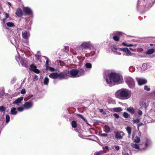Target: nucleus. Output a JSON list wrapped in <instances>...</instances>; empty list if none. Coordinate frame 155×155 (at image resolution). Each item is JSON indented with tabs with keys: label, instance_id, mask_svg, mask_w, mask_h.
Here are the masks:
<instances>
[{
	"label": "nucleus",
	"instance_id": "obj_6",
	"mask_svg": "<svg viewBox=\"0 0 155 155\" xmlns=\"http://www.w3.org/2000/svg\"><path fill=\"white\" fill-rule=\"evenodd\" d=\"M93 47V45L91 41H83L79 46V48L82 50L87 49H91Z\"/></svg>",
	"mask_w": 155,
	"mask_h": 155
},
{
	"label": "nucleus",
	"instance_id": "obj_27",
	"mask_svg": "<svg viewBox=\"0 0 155 155\" xmlns=\"http://www.w3.org/2000/svg\"><path fill=\"white\" fill-rule=\"evenodd\" d=\"M134 141L136 143H139L140 141V139L139 137L136 136L134 139Z\"/></svg>",
	"mask_w": 155,
	"mask_h": 155
},
{
	"label": "nucleus",
	"instance_id": "obj_62",
	"mask_svg": "<svg viewBox=\"0 0 155 155\" xmlns=\"http://www.w3.org/2000/svg\"><path fill=\"white\" fill-rule=\"evenodd\" d=\"M154 1H155V0H154Z\"/></svg>",
	"mask_w": 155,
	"mask_h": 155
},
{
	"label": "nucleus",
	"instance_id": "obj_37",
	"mask_svg": "<svg viewBox=\"0 0 155 155\" xmlns=\"http://www.w3.org/2000/svg\"><path fill=\"white\" fill-rule=\"evenodd\" d=\"M104 130L106 132H109L110 131V127L107 126H105L104 128Z\"/></svg>",
	"mask_w": 155,
	"mask_h": 155
},
{
	"label": "nucleus",
	"instance_id": "obj_60",
	"mask_svg": "<svg viewBox=\"0 0 155 155\" xmlns=\"http://www.w3.org/2000/svg\"><path fill=\"white\" fill-rule=\"evenodd\" d=\"M139 136H141V134H140V133L139 132Z\"/></svg>",
	"mask_w": 155,
	"mask_h": 155
},
{
	"label": "nucleus",
	"instance_id": "obj_14",
	"mask_svg": "<svg viewBox=\"0 0 155 155\" xmlns=\"http://www.w3.org/2000/svg\"><path fill=\"white\" fill-rule=\"evenodd\" d=\"M121 51H123L125 52L127 55H132L133 54V53H132L130 50L127 48H120Z\"/></svg>",
	"mask_w": 155,
	"mask_h": 155
},
{
	"label": "nucleus",
	"instance_id": "obj_24",
	"mask_svg": "<svg viewBox=\"0 0 155 155\" xmlns=\"http://www.w3.org/2000/svg\"><path fill=\"white\" fill-rule=\"evenodd\" d=\"M120 48H117L115 46H113L112 48V51L115 53L117 54L120 55L121 54V53L119 52H118L117 51L119 49H120Z\"/></svg>",
	"mask_w": 155,
	"mask_h": 155
},
{
	"label": "nucleus",
	"instance_id": "obj_30",
	"mask_svg": "<svg viewBox=\"0 0 155 155\" xmlns=\"http://www.w3.org/2000/svg\"><path fill=\"white\" fill-rule=\"evenodd\" d=\"M113 110L114 112H120L122 110L120 107H118L113 108Z\"/></svg>",
	"mask_w": 155,
	"mask_h": 155
},
{
	"label": "nucleus",
	"instance_id": "obj_2",
	"mask_svg": "<svg viewBox=\"0 0 155 155\" xmlns=\"http://www.w3.org/2000/svg\"><path fill=\"white\" fill-rule=\"evenodd\" d=\"M132 95L131 92L127 89H121L116 91L115 94V97L121 100H127L130 98Z\"/></svg>",
	"mask_w": 155,
	"mask_h": 155
},
{
	"label": "nucleus",
	"instance_id": "obj_44",
	"mask_svg": "<svg viewBox=\"0 0 155 155\" xmlns=\"http://www.w3.org/2000/svg\"><path fill=\"white\" fill-rule=\"evenodd\" d=\"M144 89L145 90L147 91H149L150 90V87L147 85H145L144 86Z\"/></svg>",
	"mask_w": 155,
	"mask_h": 155
},
{
	"label": "nucleus",
	"instance_id": "obj_58",
	"mask_svg": "<svg viewBox=\"0 0 155 155\" xmlns=\"http://www.w3.org/2000/svg\"><path fill=\"white\" fill-rule=\"evenodd\" d=\"M8 4L10 5H11V4L10 2H8Z\"/></svg>",
	"mask_w": 155,
	"mask_h": 155
},
{
	"label": "nucleus",
	"instance_id": "obj_56",
	"mask_svg": "<svg viewBox=\"0 0 155 155\" xmlns=\"http://www.w3.org/2000/svg\"><path fill=\"white\" fill-rule=\"evenodd\" d=\"M102 114H103L105 115L106 114V113L104 111L103 112H102Z\"/></svg>",
	"mask_w": 155,
	"mask_h": 155
},
{
	"label": "nucleus",
	"instance_id": "obj_29",
	"mask_svg": "<svg viewBox=\"0 0 155 155\" xmlns=\"http://www.w3.org/2000/svg\"><path fill=\"white\" fill-rule=\"evenodd\" d=\"M126 130L128 132L129 135V137H130V136L131 133V129L130 127H127L126 128Z\"/></svg>",
	"mask_w": 155,
	"mask_h": 155
},
{
	"label": "nucleus",
	"instance_id": "obj_43",
	"mask_svg": "<svg viewBox=\"0 0 155 155\" xmlns=\"http://www.w3.org/2000/svg\"><path fill=\"white\" fill-rule=\"evenodd\" d=\"M5 108L3 106H0V111L2 112H5Z\"/></svg>",
	"mask_w": 155,
	"mask_h": 155
},
{
	"label": "nucleus",
	"instance_id": "obj_16",
	"mask_svg": "<svg viewBox=\"0 0 155 155\" xmlns=\"http://www.w3.org/2000/svg\"><path fill=\"white\" fill-rule=\"evenodd\" d=\"M151 67V65L149 64L144 63L141 68L142 71H144L150 68Z\"/></svg>",
	"mask_w": 155,
	"mask_h": 155
},
{
	"label": "nucleus",
	"instance_id": "obj_46",
	"mask_svg": "<svg viewBox=\"0 0 155 155\" xmlns=\"http://www.w3.org/2000/svg\"><path fill=\"white\" fill-rule=\"evenodd\" d=\"M137 113L139 116L142 115V114H143L142 112V111L140 109H139L138 110V111H137Z\"/></svg>",
	"mask_w": 155,
	"mask_h": 155
},
{
	"label": "nucleus",
	"instance_id": "obj_47",
	"mask_svg": "<svg viewBox=\"0 0 155 155\" xmlns=\"http://www.w3.org/2000/svg\"><path fill=\"white\" fill-rule=\"evenodd\" d=\"M38 77L37 75H35L33 81H35L38 80Z\"/></svg>",
	"mask_w": 155,
	"mask_h": 155
},
{
	"label": "nucleus",
	"instance_id": "obj_59",
	"mask_svg": "<svg viewBox=\"0 0 155 155\" xmlns=\"http://www.w3.org/2000/svg\"><path fill=\"white\" fill-rule=\"evenodd\" d=\"M153 94H155V91H153Z\"/></svg>",
	"mask_w": 155,
	"mask_h": 155
},
{
	"label": "nucleus",
	"instance_id": "obj_41",
	"mask_svg": "<svg viewBox=\"0 0 155 155\" xmlns=\"http://www.w3.org/2000/svg\"><path fill=\"white\" fill-rule=\"evenodd\" d=\"M123 115L124 117L125 118H128L130 116L128 114L125 112L124 113Z\"/></svg>",
	"mask_w": 155,
	"mask_h": 155
},
{
	"label": "nucleus",
	"instance_id": "obj_51",
	"mask_svg": "<svg viewBox=\"0 0 155 155\" xmlns=\"http://www.w3.org/2000/svg\"><path fill=\"white\" fill-rule=\"evenodd\" d=\"M107 134L105 133L102 134H101V135L103 137H107Z\"/></svg>",
	"mask_w": 155,
	"mask_h": 155
},
{
	"label": "nucleus",
	"instance_id": "obj_39",
	"mask_svg": "<svg viewBox=\"0 0 155 155\" xmlns=\"http://www.w3.org/2000/svg\"><path fill=\"white\" fill-rule=\"evenodd\" d=\"M10 117L9 115H6L5 117V120L6 123H8L10 120Z\"/></svg>",
	"mask_w": 155,
	"mask_h": 155
},
{
	"label": "nucleus",
	"instance_id": "obj_9",
	"mask_svg": "<svg viewBox=\"0 0 155 155\" xmlns=\"http://www.w3.org/2000/svg\"><path fill=\"white\" fill-rule=\"evenodd\" d=\"M33 105V102L32 101L30 100L25 102L23 106L25 109H29L31 108Z\"/></svg>",
	"mask_w": 155,
	"mask_h": 155
},
{
	"label": "nucleus",
	"instance_id": "obj_23",
	"mask_svg": "<svg viewBox=\"0 0 155 155\" xmlns=\"http://www.w3.org/2000/svg\"><path fill=\"white\" fill-rule=\"evenodd\" d=\"M49 77L52 79L58 78V73L56 72L53 73L49 75Z\"/></svg>",
	"mask_w": 155,
	"mask_h": 155
},
{
	"label": "nucleus",
	"instance_id": "obj_21",
	"mask_svg": "<svg viewBox=\"0 0 155 155\" xmlns=\"http://www.w3.org/2000/svg\"><path fill=\"white\" fill-rule=\"evenodd\" d=\"M131 146L134 148L140 150H143V148L141 147L140 145L136 143H133L131 144Z\"/></svg>",
	"mask_w": 155,
	"mask_h": 155
},
{
	"label": "nucleus",
	"instance_id": "obj_17",
	"mask_svg": "<svg viewBox=\"0 0 155 155\" xmlns=\"http://www.w3.org/2000/svg\"><path fill=\"white\" fill-rule=\"evenodd\" d=\"M23 97H19L14 101L13 102V104H16L18 106H20L21 104V101H23Z\"/></svg>",
	"mask_w": 155,
	"mask_h": 155
},
{
	"label": "nucleus",
	"instance_id": "obj_5",
	"mask_svg": "<svg viewBox=\"0 0 155 155\" xmlns=\"http://www.w3.org/2000/svg\"><path fill=\"white\" fill-rule=\"evenodd\" d=\"M5 17L3 18L2 21L3 24H6V25L9 27H13L15 26L14 24L11 22L9 21L12 19L9 16V14L7 13H5Z\"/></svg>",
	"mask_w": 155,
	"mask_h": 155
},
{
	"label": "nucleus",
	"instance_id": "obj_4",
	"mask_svg": "<svg viewBox=\"0 0 155 155\" xmlns=\"http://www.w3.org/2000/svg\"><path fill=\"white\" fill-rule=\"evenodd\" d=\"M85 71L83 68L73 69L70 72V77L72 78L79 77L83 75Z\"/></svg>",
	"mask_w": 155,
	"mask_h": 155
},
{
	"label": "nucleus",
	"instance_id": "obj_3",
	"mask_svg": "<svg viewBox=\"0 0 155 155\" xmlns=\"http://www.w3.org/2000/svg\"><path fill=\"white\" fill-rule=\"evenodd\" d=\"M17 51L18 52V56L15 57V59L17 61L18 63H20L21 65L24 67H27V61L26 59L20 58L19 55V51H20L21 52H23V49L21 48V47L18 45L16 47Z\"/></svg>",
	"mask_w": 155,
	"mask_h": 155
},
{
	"label": "nucleus",
	"instance_id": "obj_53",
	"mask_svg": "<svg viewBox=\"0 0 155 155\" xmlns=\"http://www.w3.org/2000/svg\"><path fill=\"white\" fill-rule=\"evenodd\" d=\"M123 155H129V154L127 153H123Z\"/></svg>",
	"mask_w": 155,
	"mask_h": 155
},
{
	"label": "nucleus",
	"instance_id": "obj_36",
	"mask_svg": "<svg viewBox=\"0 0 155 155\" xmlns=\"http://www.w3.org/2000/svg\"><path fill=\"white\" fill-rule=\"evenodd\" d=\"M72 126L73 128H75L77 126V123L75 121H73L71 122Z\"/></svg>",
	"mask_w": 155,
	"mask_h": 155
},
{
	"label": "nucleus",
	"instance_id": "obj_18",
	"mask_svg": "<svg viewBox=\"0 0 155 155\" xmlns=\"http://www.w3.org/2000/svg\"><path fill=\"white\" fill-rule=\"evenodd\" d=\"M37 68L36 66L32 64L30 66V69L35 73L39 74L40 73V71Z\"/></svg>",
	"mask_w": 155,
	"mask_h": 155
},
{
	"label": "nucleus",
	"instance_id": "obj_8",
	"mask_svg": "<svg viewBox=\"0 0 155 155\" xmlns=\"http://www.w3.org/2000/svg\"><path fill=\"white\" fill-rule=\"evenodd\" d=\"M121 32L119 31H115L110 34V37H113V39L116 41H118L119 40V38L118 36L121 34Z\"/></svg>",
	"mask_w": 155,
	"mask_h": 155
},
{
	"label": "nucleus",
	"instance_id": "obj_25",
	"mask_svg": "<svg viewBox=\"0 0 155 155\" xmlns=\"http://www.w3.org/2000/svg\"><path fill=\"white\" fill-rule=\"evenodd\" d=\"M17 113V109L15 107H12L11 110V114L12 115H16Z\"/></svg>",
	"mask_w": 155,
	"mask_h": 155
},
{
	"label": "nucleus",
	"instance_id": "obj_55",
	"mask_svg": "<svg viewBox=\"0 0 155 155\" xmlns=\"http://www.w3.org/2000/svg\"><path fill=\"white\" fill-rule=\"evenodd\" d=\"M104 148L106 149H108V146H105V147H104Z\"/></svg>",
	"mask_w": 155,
	"mask_h": 155
},
{
	"label": "nucleus",
	"instance_id": "obj_40",
	"mask_svg": "<svg viewBox=\"0 0 155 155\" xmlns=\"http://www.w3.org/2000/svg\"><path fill=\"white\" fill-rule=\"evenodd\" d=\"M112 148L117 150H118L120 149V147L117 145H114L112 147Z\"/></svg>",
	"mask_w": 155,
	"mask_h": 155
},
{
	"label": "nucleus",
	"instance_id": "obj_52",
	"mask_svg": "<svg viewBox=\"0 0 155 155\" xmlns=\"http://www.w3.org/2000/svg\"><path fill=\"white\" fill-rule=\"evenodd\" d=\"M101 152H98L96 153L94 155H101Z\"/></svg>",
	"mask_w": 155,
	"mask_h": 155
},
{
	"label": "nucleus",
	"instance_id": "obj_57",
	"mask_svg": "<svg viewBox=\"0 0 155 155\" xmlns=\"http://www.w3.org/2000/svg\"><path fill=\"white\" fill-rule=\"evenodd\" d=\"M134 134H132V139L134 138Z\"/></svg>",
	"mask_w": 155,
	"mask_h": 155
},
{
	"label": "nucleus",
	"instance_id": "obj_32",
	"mask_svg": "<svg viewBox=\"0 0 155 155\" xmlns=\"http://www.w3.org/2000/svg\"><path fill=\"white\" fill-rule=\"evenodd\" d=\"M85 66L88 69H90L92 68V65L91 63H86L85 64Z\"/></svg>",
	"mask_w": 155,
	"mask_h": 155
},
{
	"label": "nucleus",
	"instance_id": "obj_48",
	"mask_svg": "<svg viewBox=\"0 0 155 155\" xmlns=\"http://www.w3.org/2000/svg\"><path fill=\"white\" fill-rule=\"evenodd\" d=\"M114 116L117 118H118L119 117V115L116 114H114Z\"/></svg>",
	"mask_w": 155,
	"mask_h": 155
},
{
	"label": "nucleus",
	"instance_id": "obj_45",
	"mask_svg": "<svg viewBox=\"0 0 155 155\" xmlns=\"http://www.w3.org/2000/svg\"><path fill=\"white\" fill-rule=\"evenodd\" d=\"M133 121L134 123H138L140 122V120L138 119L135 120L133 119Z\"/></svg>",
	"mask_w": 155,
	"mask_h": 155
},
{
	"label": "nucleus",
	"instance_id": "obj_50",
	"mask_svg": "<svg viewBox=\"0 0 155 155\" xmlns=\"http://www.w3.org/2000/svg\"><path fill=\"white\" fill-rule=\"evenodd\" d=\"M36 57L37 58L38 60H39L40 61L41 60V59H40V57H40V55H36Z\"/></svg>",
	"mask_w": 155,
	"mask_h": 155
},
{
	"label": "nucleus",
	"instance_id": "obj_28",
	"mask_svg": "<svg viewBox=\"0 0 155 155\" xmlns=\"http://www.w3.org/2000/svg\"><path fill=\"white\" fill-rule=\"evenodd\" d=\"M127 110L131 114H134L135 111L134 109L132 107H130L128 108L127 109Z\"/></svg>",
	"mask_w": 155,
	"mask_h": 155
},
{
	"label": "nucleus",
	"instance_id": "obj_12",
	"mask_svg": "<svg viewBox=\"0 0 155 155\" xmlns=\"http://www.w3.org/2000/svg\"><path fill=\"white\" fill-rule=\"evenodd\" d=\"M68 77L67 72H62L59 74L58 73V78L60 80L65 79Z\"/></svg>",
	"mask_w": 155,
	"mask_h": 155
},
{
	"label": "nucleus",
	"instance_id": "obj_7",
	"mask_svg": "<svg viewBox=\"0 0 155 155\" xmlns=\"http://www.w3.org/2000/svg\"><path fill=\"white\" fill-rule=\"evenodd\" d=\"M126 82L130 88L134 87L135 86L134 80L130 76H127L126 78Z\"/></svg>",
	"mask_w": 155,
	"mask_h": 155
},
{
	"label": "nucleus",
	"instance_id": "obj_42",
	"mask_svg": "<svg viewBox=\"0 0 155 155\" xmlns=\"http://www.w3.org/2000/svg\"><path fill=\"white\" fill-rule=\"evenodd\" d=\"M46 70H49L50 71H55V69H54V68H52L50 66H49L47 68H46Z\"/></svg>",
	"mask_w": 155,
	"mask_h": 155
},
{
	"label": "nucleus",
	"instance_id": "obj_33",
	"mask_svg": "<svg viewBox=\"0 0 155 155\" xmlns=\"http://www.w3.org/2000/svg\"><path fill=\"white\" fill-rule=\"evenodd\" d=\"M44 58H45V59L46 60V63L45 64L46 68L48 67L49 66V60L48 58L45 56H44Z\"/></svg>",
	"mask_w": 155,
	"mask_h": 155
},
{
	"label": "nucleus",
	"instance_id": "obj_26",
	"mask_svg": "<svg viewBox=\"0 0 155 155\" xmlns=\"http://www.w3.org/2000/svg\"><path fill=\"white\" fill-rule=\"evenodd\" d=\"M154 52V49L153 48H151L148 50L146 53V54H147L151 55L153 54Z\"/></svg>",
	"mask_w": 155,
	"mask_h": 155
},
{
	"label": "nucleus",
	"instance_id": "obj_54",
	"mask_svg": "<svg viewBox=\"0 0 155 155\" xmlns=\"http://www.w3.org/2000/svg\"><path fill=\"white\" fill-rule=\"evenodd\" d=\"M100 111L101 113H102V112L104 111V110L102 109H100Z\"/></svg>",
	"mask_w": 155,
	"mask_h": 155
},
{
	"label": "nucleus",
	"instance_id": "obj_1",
	"mask_svg": "<svg viewBox=\"0 0 155 155\" xmlns=\"http://www.w3.org/2000/svg\"><path fill=\"white\" fill-rule=\"evenodd\" d=\"M104 78L106 82L109 86L114 85L115 84L122 83L123 79L119 74L115 73L110 74L105 72L104 74Z\"/></svg>",
	"mask_w": 155,
	"mask_h": 155
},
{
	"label": "nucleus",
	"instance_id": "obj_19",
	"mask_svg": "<svg viewBox=\"0 0 155 155\" xmlns=\"http://www.w3.org/2000/svg\"><path fill=\"white\" fill-rule=\"evenodd\" d=\"M136 79L139 84L140 85L145 84L147 82V81L143 79L137 78Z\"/></svg>",
	"mask_w": 155,
	"mask_h": 155
},
{
	"label": "nucleus",
	"instance_id": "obj_49",
	"mask_svg": "<svg viewBox=\"0 0 155 155\" xmlns=\"http://www.w3.org/2000/svg\"><path fill=\"white\" fill-rule=\"evenodd\" d=\"M21 94H24L25 93V89H22L21 91Z\"/></svg>",
	"mask_w": 155,
	"mask_h": 155
},
{
	"label": "nucleus",
	"instance_id": "obj_20",
	"mask_svg": "<svg viewBox=\"0 0 155 155\" xmlns=\"http://www.w3.org/2000/svg\"><path fill=\"white\" fill-rule=\"evenodd\" d=\"M15 15L16 16L19 17H21L23 16V12L20 8H17L15 12Z\"/></svg>",
	"mask_w": 155,
	"mask_h": 155
},
{
	"label": "nucleus",
	"instance_id": "obj_10",
	"mask_svg": "<svg viewBox=\"0 0 155 155\" xmlns=\"http://www.w3.org/2000/svg\"><path fill=\"white\" fill-rule=\"evenodd\" d=\"M23 10L26 15H33V12L31 9L28 7H24Z\"/></svg>",
	"mask_w": 155,
	"mask_h": 155
},
{
	"label": "nucleus",
	"instance_id": "obj_31",
	"mask_svg": "<svg viewBox=\"0 0 155 155\" xmlns=\"http://www.w3.org/2000/svg\"><path fill=\"white\" fill-rule=\"evenodd\" d=\"M49 81V79L47 77H45L44 80V84L45 85H47L48 84Z\"/></svg>",
	"mask_w": 155,
	"mask_h": 155
},
{
	"label": "nucleus",
	"instance_id": "obj_34",
	"mask_svg": "<svg viewBox=\"0 0 155 155\" xmlns=\"http://www.w3.org/2000/svg\"><path fill=\"white\" fill-rule=\"evenodd\" d=\"M121 44L123 46H126L129 47H131V46H134V45L133 44H128L124 42H123Z\"/></svg>",
	"mask_w": 155,
	"mask_h": 155
},
{
	"label": "nucleus",
	"instance_id": "obj_38",
	"mask_svg": "<svg viewBox=\"0 0 155 155\" xmlns=\"http://www.w3.org/2000/svg\"><path fill=\"white\" fill-rule=\"evenodd\" d=\"M77 115L79 117H81V119H82L84 121V122L87 124V120L82 115L80 114H78Z\"/></svg>",
	"mask_w": 155,
	"mask_h": 155
},
{
	"label": "nucleus",
	"instance_id": "obj_13",
	"mask_svg": "<svg viewBox=\"0 0 155 155\" xmlns=\"http://www.w3.org/2000/svg\"><path fill=\"white\" fill-rule=\"evenodd\" d=\"M151 141L150 139L148 138H146L144 143V147L143 148V150H146L147 147L149 146L151 144Z\"/></svg>",
	"mask_w": 155,
	"mask_h": 155
},
{
	"label": "nucleus",
	"instance_id": "obj_11",
	"mask_svg": "<svg viewBox=\"0 0 155 155\" xmlns=\"http://www.w3.org/2000/svg\"><path fill=\"white\" fill-rule=\"evenodd\" d=\"M124 135V134L122 131H118L116 133L115 135V138L117 140L121 139Z\"/></svg>",
	"mask_w": 155,
	"mask_h": 155
},
{
	"label": "nucleus",
	"instance_id": "obj_61",
	"mask_svg": "<svg viewBox=\"0 0 155 155\" xmlns=\"http://www.w3.org/2000/svg\"><path fill=\"white\" fill-rule=\"evenodd\" d=\"M130 49L131 50L134 51V50H133V49L132 48H130Z\"/></svg>",
	"mask_w": 155,
	"mask_h": 155
},
{
	"label": "nucleus",
	"instance_id": "obj_15",
	"mask_svg": "<svg viewBox=\"0 0 155 155\" xmlns=\"http://www.w3.org/2000/svg\"><path fill=\"white\" fill-rule=\"evenodd\" d=\"M22 35L24 39H27L30 36V32L28 31H22Z\"/></svg>",
	"mask_w": 155,
	"mask_h": 155
},
{
	"label": "nucleus",
	"instance_id": "obj_35",
	"mask_svg": "<svg viewBox=\"0 0 155 155\" xmlns=\"http://www.w3.org/2000/svg\"><path fill=\"white\" fill-rule=\"evenodd\" d=\"M25 109V108L23 106H23H20L17 108V110L18 111L20 112H21L23 111Z\"/></svg>",
	"mask_w": 155,
	"mask_h": 155
},
{
	"label": "nucleus",
	"instance_id": "obj_22",
	"mask_svg": "<svg viewBox=\"0 0 155 155\" xmlns=\"http://www.w3.org/2000/svg\"><path fill=\"white\" fill-rule=\"evenodd\" d=\"M139 105L140 108L141 109L145 108L148 106V105L146 104L145 102L143 101H140L139 102Z\"/></svg>",
	"mask_w": 155,
	"mask_h": 155
}]
</instances>
